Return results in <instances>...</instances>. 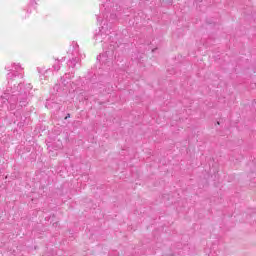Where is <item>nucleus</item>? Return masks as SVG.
<instances>
[{"label": "nucleus", "instance_id": "1", "mask_svg": "<svg viewBox=\"0 0 256 256\" xmlns=\"http://www.w3.org/2000/svg\"><path fill=\"white\" fill-rule=\"evenodd\" d=\"M69 117H71V115H70V114H68V115L65 117V119H69Z\"/></svg>", "mask_w": 256, "mask_h": 256}]
</instances>
